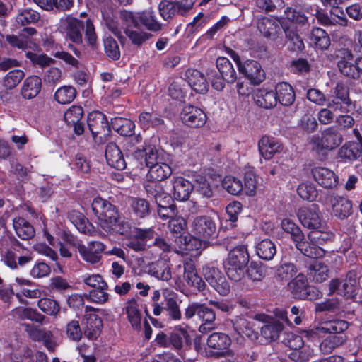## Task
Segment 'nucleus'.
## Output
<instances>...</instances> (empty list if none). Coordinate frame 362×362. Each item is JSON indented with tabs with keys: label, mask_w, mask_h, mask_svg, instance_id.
I'll return each mask as SVG.
<instances>
[{
	"label": "nucleus",
	"mask_w": 362,
	"mask_h": 362,
	"mask_svg": "<svg viewBox=\"0 0 362 362\" xmlns=\"http://www.w3.org/2000/svg\"><path fill=\"white\" fill-rule=\"evenodd\" d=\"M145 189L148 194L155 199L158 206L170 204L171 196L164 192L160 183L151 182L145 185Z\"/></svg>",
	"instance_id": "2f4dec72"
},
{
	"label": "nucleus",
	"mask_w": 362,
	"mask_h": 362,
	"mask_svg": "<svg viewBox=\"0 0 362 362\" xmlns=\"http://www.w3.org/2000/svg\"><path fill=\"white\" fill-rule=\"evenodd\" d=\"M186 221L180 216L172 218L168 223L170 233L174 235V247L180 250H190L192 249L190 242L192 237L183 235L186 228Z\"/></svg>",
	"instance_id": "9d476101"
},
{
	"label": "nucleus",
	"mask_w": 362,
	"mask_h": 362,
	"mask_svg": "<svg viewBox=\"0 0 362 362\" xmlns=\"http://www.w3.org/2000/svg\"><path fill=\"white\" fill-rule=\"evenodd\" d=\"M173 197L177 201H186L193 190V185L182 177H174L172 180Z\"/></svg>",
	"instance_id": "bb28decb"
},
{
	"label": "nucleus",
	"mask_w": 362,
	"mask_h": 362,
	"mask_svg": "<svg viewBox=\"0 0 362 362\" xmlns=\"http://www.w3.org/2000/svg\"><path fill=\"white\" fill-rule=\"evenodd\" d=\"M233 327L237 333L242 337H247L250 339L257 338V334L253 332L250 322L246 319L239 317L233 322Z\"/></svg>",
	"instance_id": "8fccbe9b"
},
{
	"label": "nucleus",
	"mask_w": 362,
	"mask_h": 362,
	"mask_svg": "<svg viewBox=\"0 0 362 362\" xmlns=\"http://www.w3.org/2000/svg\"><path fill=\"white\" fill-rule=\"evenodd\" d=\"M165 310L167 312V315L170 320L174 321L180 320L182 318V313L180 306L175 299L173 298H166Z\"/></svg>",
	"instance_id": "774afa93"
},
{
	"label": "nucleus",
	"mask_w": 362,
	"mask_h": 362,
	"mask_svg": "<svg viewBox=\"0 0 362 362\" xmlns=\"http://www.w3.org/2000/svg\"><path fill=\"white\" fill-rule=\"evenodd\" d=\"M139 21L149 30L159 31L162 28L161 24L156 20L154 13L151 10L139 13Z\"/></svg>",
	"instance_id": "de8ad7c7"
},
{
	"label": "nucleus",
	"mask_w": 362,
	"mask_h": 362,
	"mask_svg": "<svg viewBox=\"0 0 362 362\" xmlns=\"http://www.w3.org/2000/svg\"><path fill=\"white\" fill-rule=\"evenodd\" d=\"M199 319L203 322L199 326V331L202 333H206L213 329V323L216 319V315L212 309L204 304Z\"/></svg>",
	"instance_id": "49530a36"
},
{
	"label": "nucleus",
	"mask_w": 362,
	"mask_h": 362,
	"mask_svg": "<svg viewBox=\"0 0 362 362\" xmlns=\"http://www.w3.org/2000/svg\"><path fill=\"white\" fill-rule=\"evenodd\" d=\"M83 28V22L71 16L60 18L57 24L58 30L64 35L66 39L77 45L83 42L81 31Z\"/></svg>",
	"instance_id": "423d86ee"
},
{
	"label": "nucleus",
	"mask_w": 362,
	"mask_h": 362,
	"mask_svg": "<svg viewBox=\"0 0 362 362\" xmlns=\"http://www.w3.org/2000/svg\"><path fill=\"white\" fill-rule=\"evenodd\" d=\"M255 319L264 324L261 328V334L266 340L274 341L279 338L284 329L279 320L264 314L256 315Z\"/></svg>",
	"instance_id": "4468645a"
},
{
	"label": "nucleus",
	"mask_w": 362,
	"mask_h": 362,
	"mask_svg": "<svg viewBox=\"0 0 362 362\" xmlns=\"http://www.w3.org/2000/svg\"><path fill=\"white\" fill-rule=\"evenodd\" d=\"M13 316L18 320H30L42 323L45 317L36 310L27 307H18L12 310Z\"/></svg>",
	"instance_id": "4c0bfd02"
},
{
	"label": "nucleus",
	"mask_w": 362,
	"mask_h": 362,
	"mask_svg": "<svg viewBox=\"0 0 362 362\" xmlns=\"http://www.w3.org/2000/svg\"><path fill=\"white\" fill-rule=\"evenodd\" d=\"M124 33L131 40L132 43L137 46L141 45L143 43L148 40L152 36L149 33L139 30H134L132 28H126Z\"/></svg>",
	"instance_id": "6e6d98bb"
},
{
	"label": "nucleus",
	"mask_w": 362,
	"mask_h": 362,
	"mask_svg": "<svg viewBox=\"0 0 362 362\" xmlns=\"http://www.w3.org/2000/svg\"><path fill=\"white\" fill-rule=\"evenodd\" d=\"M202 274L206 281L219 294L226 296L230 291V286L221 270L212 264H206L202 268Z\"/></svg>",
	"instance_id": "1a4fd4ad"
},
{
	"label": "nucleus",
	"mask_w": 362,
	"mask_h": 362,
	"mask_svg": "<svg viewBox=\"0 0 362 362\" xmlns=\"http://www.w3.org/2000/svg\"><path fill=\"white\" fill-rule=\"evenodd\" d=\"M92 210L98 218L99 226L107 232L115 228L119 221V214L116 207L106 199L96 197L93 199Z\"/></svg>",
	"instance_id": "f03ea898"
},
{
	"label": "nucleus",
	"mask_w": 362,
	"mask_h": 362,
	"mask_svg": "<svg viewBox=\"0 0 362 362\" xmlns=\"http://www.w3.org/2000/svg\"><path fill=\"white\" fill-rule=\"evenodd\" d=\"M311 42L320 49H326L330 45V40L327 33L320 28H314L310 33Z\"/></svg>",
	"instance_id": "37998d69"
},
{
	"label": "nucleus",
	"mask_w": 362,
	"mask_h": 362,
	"mask_svg": "<svg viewBox=\"0 0 362 362\" xmlns=\"http://www.w3.org/2000/svg\"><path fill=\"white\" fill-rule=\"evenodd\" d=\"M257 28L264 37L274 41H276L281 34V26L279 21L273 17L264 16L259 18Z\"/></svg>",
	"instance_id": "dca6fc26"
},
{
	"label": "nucleus",
	"mask_w": 362,
	"mask_h": 362,
	"mask_svg": "<svg viewBox=\"0 0 362 362\" xmlns=\"http://www.w3.org/2000/svg\"><path fill=\"white\" fill-rule=\"evenodd\" d=\"M36 33V30L33 28H25L18 36L13 35H8L6 40L11 46L18 49H35L37 47V43L32 36Z\"/></svg>",
	"instance_id": "412c9836"
},
{
	"label": "nucleus",
	"mask_w": 362,
	"mask_h": 362,
	"mask_svg": "<svg viewBox=\"0 0 362 362\" xmlns=\"http://www.w3.org/2000/svg\"><path fill=\"white\" fill-rule=\"evenodd\" d=\"M356 286V275L354 272H349L343 282L339 279L332 280L329 284V292H337L341 296L351 298L355 294Z\"/></svg>",
	"instance_id": "f3484780"
},
{
	"label": "nucleus",
	"mask_w": 362,
	"mask_h": 362,
	"mask_svg": "<svg viewBox=\"0 0 362 362\" xmlns=\"http://www.w3.org/2000/svg\"><path fill=\"white\" fill-rule=\"evenodd\" d=\"M239 72L254 85H259L265 79V73L261 64L252 59H247L239 64Z\"/></svg>",
	"instance_id": "2eb2a0df"
},
{
	"label": "nucleus",
	"mask_w": 362,
	"mask_h": 362,
	"mask_svg": "<svg viewBox=\"0 0 362 362\" xmlns=\"http://www.w3.org/2000/svg\"><path fill=\"white\" fill-rule=\"evenodd\" d=\"M111 126L115 131L124 136H132L135 128V124L132 120L124 117L111 119Z\"/></svg>",
	"instance_id": "ea45409f"
},
{
	"label": "nucleus",
	"mask_w": 362,
	"mask_h": 362,
	"mask_svg": "<svg viewBox=\"0 0 362 362\" xmlns=\"http://www.w3.org/2000/svg\"><path fill=\"white\" fill-rule=\"evenodd\" d=\"M88 126L93 138L98 142H103L110 132L105 115L99 111L88 114Z\"/></svg>",
	"instance_id": "6e6552de"
},
{
	"label": "nucleus",
	"mask_w": 362,
	"mask_h": 362,
	"mask_svg": "<svg viewBox=\"0 0 362 362\" xmlns=\"http://www.w3.org/2000/svg\"><path fill=\"white\" fill-rule=\"evenodd\" d=\"M230 343L231 341L229 337L221 332H214L207 339L208 346L217 351L227 349L230 346Z\"/></svg>",
	"instance_id": "a19ab883"
},
{
	"label": "nucleus",
	"mask_w": 362,
	"mask_h": 362,
	"mask_svg": "<svg viewBox=\"0 0 362 362\" xmlns=\"http://www.w3.org/2000/svg\"><path fill=\"white\" fill-rule=\"evenodd\" d=\"M276 94L272 90L258 89L254 95L255 103L263 108L268 109L276 105Z\"/></svg>",
	"instance_id": "72a5a7b5"
},
{
	"label": "nucleus",
	"mask_w": 362,
	"mask_h": 362,
	"mask_svg": "<svg viewBox=\"0 0 362 362\" xmlns=\"http://www.w3.org/2000/svg\"><path fill=\"white\" fill-rule=\"evenodd\" d=\"M274 93L276 94V103L279 101L283 105H291L295 100L293 89L288 83H279L276 86Z\"/></svg>",
	"instance_id": "7c9ffc66"
},
{
	"label": "nucleus",
	"mask_w": 362,
	"mask_h": 362,
	"mask_svg": "<svg viewBox=\"0 0 362 362\" xmlns=\"http://www.w3.org/2000/svg\"><path fill=\"white\" fill-rule=\"evenodd\" d=\"M194 1L190 0L168 1L162 0L158 5V10L160 16L165 21L173 18L177 13L185 14L192 8Z\"/></svg>",
	"instance_id": "9b49d317"
},
{
	"label": "nucleus",
	"mask_w": 362,
	"mask_h": 362,
	"mask_svg": "<svg viewBox=\"0 0 362 362\" xmlns=\"http://www.w3.org/2000/svg\"><path fill=\"white\" fill-rule=\"evenodd\" d=\"M13 226L16 233L22 240H28L35 235L34 228L23 218H14L13 220Z\"/></svg>",
	"instance_id": "e433bc0d"
},
{
	"label": "nucleus",
	"mask_w": 362,
	"mask_h": 362,
	"mask_svg": "<svg viewBox=\"0 0 362 362\" xmlns=\"http://www.w3.org/2000/svg\"><path fill=\"white\" fill-rule=\"evenodd\" d=\"M127 319L132 327L135 329L141 328L142 315L139 305L134 299L127 301L125 308Z\"/></svg>",
	"instance_id": "c9c22d12"
},
{
	"label": "nucleus",
	"mask_w": 362,
	"mask_h": 362,
	"mask_svg": "<svg viewBox=\"0 0 362 362\" xmlns=\"http://www.w3.org/2000/svg\"><path fill=\"white\" fill-rule=\"evenodd\" d=\"M342 141L343 137L338 130L330 127L323 130L320 136H313L309 144L316 153L325 155L339 146Z\"/></svg>",
	"instance_id": "7ed1b4c3"
},
{
	"label": "nucleus",
	"mask_w": 362,
	"mask_h": 362,
	"mask_svg": "<svg viewBox=\"0 0 362 362\" xmlns=\"http://www.w3.org/2000/svg\"><path fill=\"white\" fill-rule=\"evenodd\" d=\"M184 278L187 284L194 287L199 291H202L205 288V283L202 279L197 274L195 269V264L192 259H187L184 262Z\"/></svg>",
	"instance_id": "a878e982"
},
{
	"label": "nucleus",
	"mask_w": 362,
	"mask_h": 362,
	"mask_svg": "<svg viewBox=\"0 0 362 362\" xmlns=\"http://www.w3.org/2000/svg\"><path fill=\"white\" fill-rule=\"evenodd\" d=\"M77 248L83 260L94 265L100 263L105 245L99 241H91L86 245L79 244Z\"/></svg>",
	"instance_id": "f8f14e48"
},
{
	"label": "nucleus",
	"mask_w": 362,
	"mask_h": 362,
	"mask_svg": "<svg viewBox=\"0 0 362 362\" xmlns=\"http://www.w3.org/2000/svg\"><path fill=\"white\" fill-rule=\"evenodd\" d=\"M223 187L232 195H238L243 191L241 180L233 176H226L222 182Z\"/></svg>",
	"instance_id": "4d7b16f0"
},
{
	"label": "nucleus",
	"mask_w": 362,
	"mask_h": 362,
	"mask_svg": "<svg viewBox=\"0 0 362 362\" xmlns=\"http://www.w3.org/2000/svg\"><path fill=\"white\" fill-rule=\"evenodd\" d=\"M68 217L81 233L87 234L90 233L92 230V225L81 212L72 211L69 214Z\"/></svg>",
	"instance_id": "79ce46f5"
},
{
	"label": "nucleus",
	"mask_w": 362,
	"mask_h": 362,
	"mask_svg": "<svg viewBox=\"0 0 362 362\" xmlns=\"http://www.w3.org/2000/svg\"><path fill=\"white\" fill-rule=\"evenodd\" d=\"M267 269V267L252 262L247 269V274L252 281H261L266 276Z\"/></svg>",
	"instance_id": "0e129e2a"
},
{
	"label": "nucleus",
	"mask_w": 362,
	"mask_h": 362,
	"mask_svg": "<svg viewBox=\"0 0 362 362\" xmlns=\"http://www.w3.org/2000/svg\"><path fill=\"white\" fill-rule=\"evenodd\" d=\"M39 309L44 313L57 317L60 311V306L58 303L49 298H42L37 302Z\"/></svg>",
	"instance_id": "864d4df0"
},
{
	"label": "nucleus",
	"mask_w": 362,
	"mask_h": 362,
	"mask_svg": "<svg viewBox=\"0 0 362 362\" xmlns=\"http://www.w3.org/2000/svg\"><path fill=\"white\" fill-rule=\"evenodd\" d=\"M346 341L344 335H334L325 339L320 345L323 354H330L334 349L342 346Z\"/></svg>",
	"instance_id": "09e8293b"
},
{
	"label": "nucleus",
	"mask_w": 362,
	"mask_h": 362,
	"mask_svg": "<svg viewBox=\"0 0 362 362\" xmlns=\"http://www.w3.org/2000/svg\"><path fill=\"white\" fill-rule=\"evenodd\" d=\"M189 86L198 93H205L208 90V83L202 73L196 69H189L186 72Z\"/></svg>",
	"instance_id": "c85d7f7f"
},
{
	"label": "nucleus",
	"mask_w": 362,
	"mask_h": 362,
	"mask_svg": "<svg viewBox=\"0 0 362 362\" xmlns=\"http://www.w3.org/2000/svg\"><path fill=\"white\" fill-rule=\"evenodd\" d=\"M193 189L204 197L209 198L213 196L212 186L204 177H198L196 179Z\"/></svg>",
	"instance_id": "680f3d73"
},
{
	"label": "nucleus",
	"mask_w": 362,
	"mask_h": 362,
	"mask_svg": "<svg viewBox=\"0 0 362 362\" xmlns=\"http://www.w3.org/2000/svg\"><path fill=\"white\" fill-rule=\"evenodd\" d=\"M298 195L304 200L314 201L317 196V191L313 183L304 182L298 185L297 189Z\"/></svg>",
	"instance_id": "69168bd1"
},
{
	"label": "nucleus",
	"mask_w": 362,
	"mask_h": 362,
	"mask_svg": "<svg viewBox=\"0 0 362 362\" xmlns=\"http://www.w3.org/2000/svg\"><path fill=\"white\" fill-rule=\"evenodd\" d=\"M216 67L221 76L214 75L215 71H207V76L211 81L214 88L221 90L224 88V82L233 83L236 81L237 74L232 63L224 57H220L216 59Z\"/></svg>",
	"instance_id": "20e7f679"
},
{
	"label": "nucleus",
	"mask_w": 362,
	"mask_h": 362,
	"mask_svg": "<svg viewBox=\"0 0 362 362\" xmlns=\"http://www.w3.org/2000/svg\"><path fill=\"white\" fill-rule=\"evenodd\" d=\"M147 273L151 276L163 281H168L172 279L170 264L166 260L163 259H159L148 264Z\"/></svg>",
	"instance_id": "b1692460"
},
{
	"label": "nucleus",
	"mask_w": 362,
	"mask_h": 362,
	"mask_svg": "<svg viewBox=\"0 0 362 362\" xmlns=\"http://www.w3.org/2000/svg\"><path fill=\"white\" fill-rule=\"evenodd\" d=\"M249 261L250 255L246 245H238L230 250L223 263L228 278L234 281L243 279Z\"/></svg>",
	"instance_id": "f257e3e1"
},
{
	"label": "nucleus",
	"mask_w": 362,
	"mask_h": 362,
	"mask_svg": "<svg viewBox=\"0 0 362 362\" xmlns=\"http://www.w3.org/2000/svg\"><path fill=\"white\" fill-rule=\"evenodd\" d=\"M258 148L262 157L267 160L272 159L276 153L284 151L283 144L279 139L269 136H263L259 139Z\"/></svg>",
	"instance_id": "a211bd4d"
},
{
	"label": "nucleus",
	"mask_w": 362,
	"mask_h": 362,
	"mask_svg": "<svg viewBox=\"0 0 362 362\" xmlns=\"http://www.w3.org/2000/svg\"><path fill=\"white\" fill-rule=\"evenodd\" d=\"M255 251L257 256L264 260H272L276 253V247L273 241L265 238L256 243Z\"/></svg>",
	"instance_id": "f704fd0d"
},
{
	"label": "nucleus",
	"mask_w": 362,
	"mask_h": 362,
	"mask_svg": "<svg viewBox=\"0 0 362 362\" xmlns=\"http://www.w3.org/2000/svg\"><path fill=\"white\" fill-rule=\"evenodd\" d=\"M76 91L72 86H62L58 88L54 94L55 100L60 104H68L74 100Z\"/></svg>",
	"instance_id": "5fc2aeb1"
},
{
	"label": "nucleus",
	"mask_w": 362,
	"mask_h": 362,
	"mask_svg": "<svg viewBox=\"0 0 362 362\" xmlns=\"http://www.w3.org/2000/svg\"><path fill=\"white\" fill-rule=\"evenodd\" d=\"M347 328L348 323L346 321L337 320L323 322L316 329L323 333H341Z\"/></svg>",
	"instance_id": "c03bdc74"
},
{
	"label": "nucleus",
	"mask_w": 362,
	"mask_h": 362,
	"mask_svg": "<svg viewBox=\"0 0 362 362\" xmlns=\"http://www.w3.org/2000/svg\"><path fill=\"white\" fill-rule=\"evenodd\" d=\"M295 242L297 249L308 257L319 258L325 255V250L313 241H310L308 239L304 240L303 238Z\"/></svg>",
	"instance_id": "473e14b6"
},
{
	"label": "nucleus",
	"mask_w": 362,
	"mask_h": 362,
	"mask_svg": "<svg viewBox=\"0 0 362 362\" xmlns=\"http://www.w3.org/2000/svg\"><path fill=\"white\" fill-rule=\"evenodd\" d=\"M140 125L144 129H148L150 127H158L163 122V119L156 113L144 112L139 117Z\"/></svg>",
	"instance_id": "052dcab7"
},
{
	"label": "nucleus",
	"mask_w": 362,
	"mask_h": 362,
	"mask_svg": "<svg viewBox=\"0 0 362 362\" xmlns=\"http://www.w3.org/2000/svg\"><path fill=\"white\" fill-rule=\"evenodd\" d=\"M42 87L41 78L37 76H30L23 82L21 94L24 98L32 99L40 93Z\"/></svg>",
	"instance_id": "c756f323"
},
{
	"label": "nucleus",
	"mask_w": 362,
	"mask_h": 362,
	"mask_svg": "<svg viewBox=\"0 0 362 362\" xmlns=\"http://www.w3.org/2000/svg\"><path fill=\"white\" fill-rule=\"evenodd\" d=\"M134 158L137 160L144 159L146 165L151 168L162 161L159 156L158 151L153 146H148L143 148L136 149L133 153Z\"/></svg>",
	"instance_id": "cd10ccee"
},
{
	"label": "nucleus",
	"mask_w": 362,
	"mask_h": 362,
	"mask_svg": "<svg viewBox=\"0 0 362 362\" xmlns=\"http://www.w3.org/2000/svg\"><path fill=\"white\" fill-rule=\"evenodd\" d=\"M129 203L132 211L137 217L144 218L149 214L150 204L145 199L132 197Z\"/></svg>",
	"instance_id": "3c124183"
},
{
	"label": "nucleus",
	"mask_w": 362,
	"mask_h": 362,
	"mask_svg": "<svg viewBox=\"0 0 362 362\" xmlns=\"http://www.w3.org/2000/svg\"><path fill=\"white\" fill-rule=\"evenodd\" d=\"M311 174L315 182L325 189H333L339 182V177L332 170L321 166L312 168Z\"/></svg>",
	"instance_id": "6ab92c4d"
},
{
	"label": "nucleus",
	"mask_w": 362,
	"mask_h": 362,
	"mask_svg": "<svg viewBox=\"0 0 362 362\" xmlns=\"http://www.w3.org/2000/svg\"><path fill=\"white\" fill-rule=\"evenodd\" d=\"M192 238L206 241L217 234L216 223L214 218L210 216H196L190 224Z\"/></svg>",
	"instance_id": "39448f33"
},
{
	"label": "nucleus",
	"mask_w": 362,
	"mask_h": 362,
	"mask_svg": "<svg viewBox=\"0 0 362 362\" xmlns=\"http://www.w3.org/2000/svg\"><path fill=\"white\" fill-rule=\"evenodd\" d=\"M182 122L190 127H201L206 122L204 112L193 105H186L180 114Z\"/></svg>",
	"instance_id": "aec40b11"
},
{
	"label": "nucleus",
	"mask_w": 362,
	"mask_h": 362,
	"mask_svg": "<svg viewBox=\"0 0 362 362\" xmlns=\"http://www.w3.org/2000/svg\"><path fill=\"white\" fill-rule=\"evenodd\" d=\"M294 296L299 299L314 300L318 298L320 293L313 286H310L305 276L298 274L288 284Z\"/></svg>",
	"instance_id": "0eeeda50"
},
{
	"label": "nucleus",
	"mask_w": 362,
	"mask_h": 362,
	"mask_svg": "<svg viewBox=\"0 0 362 362\" xmlns=\"http://www.w3.org/2000/svg\"><path fill=\"white\" fill-rule=\"evenodd\" d=\"M334 215L339 219L349 217L352 213V203L347 198L335 194L327 197Z\"/></svg>",
	"instance_id": "4be33fe9"
},
{
	"label": "nucleus",
	"mask_w": 362,
	"mask_h": 362,
	"mask_svg": "<svg viewBox=\"0 0 362 362\" xmlns=\"http://www.w3.org/2000/svg\"><path fill=\"white\" fill-rule=\"evenodd\" d=\"M298 273L297 267L291 262L281 263L276 269V276L281 281H288Z\"/></svg>",
	"instance_id": "bf43d9fd"
},
{
	"label": "nucleus",
	"mask_w": 362,
	"mask_h": 362,
	"mask_svg": "<svg viewBox=\"0 0 362 362\" xmlns=\"http://www.w3.org/2000/svg\"><path fill=\"white\" fill-rule=\"evenodd\" d=\"M171 173L172 170L169 165L161 161L149 168L148 176L153 180L160 181L168 177Z\"/></svg>",
	"instance_id": "a18cd8bd"
},
{
	"label": "nucleus",
	"mask_w": 362,
	"mask_h": 362,
	"mask_svg": "<svg viewBox=\"0 0 362 362\" xmlns=\"http://www.w3.org/2000/svg\"><path fill=\"white\" fill-rule=\"evenodd\" d=\"M105 158L107 164L119 170L126 168V162L120 148L115 143H109L105 149Z\"/></svg>",
	"instance_id": "393cba45"
},
{
	"label": "nucleus",
	"mask_w": 362,
	"mask_h": 362,
	"mask_svg": "<svg viewBox=\"0 0 362 362\" xmlns=\"http://www.w3.org/2000/svg\"><path fill=\"white\" fill-rule=\"evenodd\" d=\"M40 14L30 8L23 9L19 11L16 16V22L20 25H25L28 24L35 23L39 21Z\"/></svg>",
	"instance_id": "13d9d810"
},
{
	"label": "nucleus",
	"mask_w": 362,
	"mask_h": 362,
	"mask_svg": "<svg viewBox=\"0 0 362 362\" xmlns=\"http://www.w3.org/2000/svg\"><path fill=\"white\" fill-rule=\"evenodd\" d=\"M24 76L25 74L21 70L11 71L4 78L3 85L7 89H13L18 86Z\"/></svg>",
	"instance_id": "e2e57ef3"
},
{
	"label": "nucleus",
	"mask_w": 362,
	"mask_h": 362,
	"mask_svg": "<svg viewBox=\"0 0 362 362\" xmlns=\"http://www.w3.org/2000/svg\"><path fill=\"white\" fill-rule=\"evenodd\" d=\"M298 217L302 225L307 228L314 230L321 228V216L317 204L299 209Z\"/></svg>",
	"instance_id": "ddd939ff"
},
{
	"label": "nucleus",
	"mask_w": 362,
	"mask_h": 362,
	"mask_svg": "<svg viewBox=\"0 0 362 362\" xmlns=\"http://www.w3.org/2000/svg\"><path fill=\"white\" fill-rule=\"evenodd\" d=\"M96 309L90 306H86L84 318L86 323L85 334L90 339H95L100 333L103 322L100 317L95 313Z\"/></svg>",
	"instance_id": "5701e85b"
},
{
	"label": "nucleus",
	"mask_w": 362,
	"mask_h": 362,
	"mask_svg": "<svg viewBox=\"0 0 362 362\" xmlns=\"http://www.w3.org/2000/svg\"><path fill=\"white\" fill-rule=\"evenodd\" d=\"M286 37L290 43L289 47L293 51L302 50L304 48V43L301 37L296 33L294 26H289L284 28Z\"/></svg>",
	"instance_id": "603ef678"
},
{
	"label": "nucleus",
	"mask_w": 362,
	"mask_h": 362,
	"mask_svg": "<svg viewBox=\"0 0 362 362\" xmlns=\"http://www.w3.org/2000/svg\"><path fill=\"white\" fill-rule=\"evenodd\" d=\"M308 275L315 282L321 283L329 276L327 266L320 262H314L309 267Z\"/></svg>",
	"instance_id": "58836bf2"
},
{
	"label": "nucleus",
	"mask_w": 362,
	"mask_h": 362,
	"mask_svg": "<svg viewBox=\"0 0 362 362\" xmlns=\"http://www.w3.org/2000/svg\"><path fill=\"white\" fill-rule=\"evenodd\" d=\"M282 229L288 233H290L293 241L303 239V234L299 227L291 219L284 218L281 223Z\"/></svg>",
	"instance_id": "338daca9"
}]
</instances>
